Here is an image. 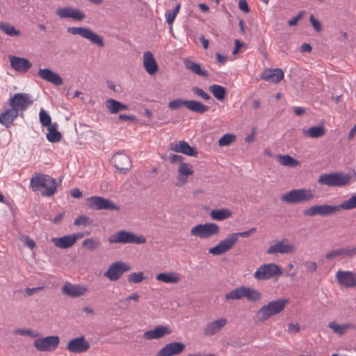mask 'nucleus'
<instances>
[{
	"label": "nucleus",
	"instance_id": "23",
	"mask_svg": "<svg viewBox=\"0 0 356 356\" xmlns=\"http://www.w3.org/2000/svg\"><path fill=\"white\" fill-rule=\"evenodd\" d=\"M171 330L168 326L159 325L154 329L145 331L143 334V339L145 340L159 339L171 333Z\"/></svg>",
	"mask_w": 356,
	"mask_h": 356
},
{
	"label": "nucleus",
	"instance_id": "25",
	"mask_svg": "<svg viewBox=\"0 0 356 356\" xmlns=\"http://www.w3.org/2000/svg\"><path fill=\"white\" fill-rule=\"evenodd\" d=\"M295 251V247L293 244L285 243L284 241H278L275 244L270 245L266 250L268 254H290Z\"/></svg>",
	"mask_w": 356,
	"mask_h": 356
},
{
	"label": "nucleus",
	"instance_id": "12",
	"mask_svg": "<svg viewBox=\"0 0 356 356\" xmlns=\"http://www.w3.org/2000/svg\"><path fill=\"white\" fill-rule=\"evenodd\" d=\"M60 343L58 336H47L35 339L33 342L34 347L40 352H50L56 350Z\"/></svg>",
	"mask_w": 356,
	"mask_h": 356
},
{
	"label": "nucleus",
	"instance_id": "58",
	"mask_svg": "<svg viewBox=\"0 0 356 356\" xmlns=\"http://www.w3.org/2000/svg\"><path fill=\"white\" fill-rule=\"evenodd\" d=\"M300 330V327L298 323H289L288 325L287 332L289 334H296Z\"/></svg>",
	"mask_w": 356,
	"mask_h": 356
},
{
	"label": "nucleus",
	"instance_id": "30",
	"mask_svg": "<svg viewBox=\"0 0 356 356\" xmlns=\"http://www.w3.org/2000/svg\"><path fill=\"white\" fill-rule=\"evenodd\" d=\"M171 149L176 152H181L191 156H195L197 154L194 147L190 146L185 141H179L177 143L171 144Z\"/></svg>",
	"mask_w": 356,
	"mask_h": 356
},
{
	"label": "nucleus",
	"instance_id": "27",
	"mask_svg": "<svg viewBox=\"0 0 356 356\" xmlns=\"http://www.w3.org/2000/svg\"><path fill=\"white\" fill-rule=\"evenodd\" d=\"M193 174L192 165L190 163L181 162L178 168L177 186H182L186 183L188 177Z\"/></svg>",
	"mask_w": 356,
	"mask_h": 356
},
{
	"label": "nucleus",
	"instance_id": "32",
	"mask_svg": "<svg viewBox=\"0 0 356 356\" xmlns=\"http://www.w3.org/2000/svg\"><path fill=\"white\" fill-rule=\"evenodd\" d=\"M51 241L58 248L67 249L75 244V238L72 237L70 234L62 237L52 238Z\"/></svg>",
	"mask_w": 356,
	"mask_h": 356
},
{
	"label": "nucleus",
	"instance_id": "49",
	"mask_svg": "<svg viewBox=\"0 0 356 356\" xmlns=\"http://www.w3.org/2000/svg\"><path fill=\"white\" fill-rule=\"evenodd\" d=\"M40 122L43 127H49L51 124V116L44 109H40L39 113Z\"/></svg>",
	"mask_w": 356,
	"mask_h": 356
},
{
	"label": "nucleus",
	"instance_id": "22",
	"mask_svg": "<svg viewBox=\"0 0 356 356\" xmlns=\"http://www.w3.org/2000/svg\"><path fill=\"white\" fill-rule=\"evenodd\" d=\"M111 163L118 170L124 172L128 171L131 167L130 159L122 152L115 154L111 159Z\"/></svg>",
	"mask_w": 356,
	"mask_h": 356
},
{
	"label": "nucleus",
	"instance_id": "33",
	"mask_svg": "<svg viewBox=\"0 0 356 356\" xmlns=\"http://www.w3.org/2000/svg\"><path fill=\"white\" fill-rule=\"evenodd\" d=\"M105 104L108 111L112 114H115L121 111H127L129 108L127 104H122L114 99H108Z\"/></svg>",
	"mask_w": 356,
	"mask_h": 356
},
{
	"label": "nucleus",
	"instance_id": "59",
	"mask_svg": "<svg viewBox=\"0 0 356 356\" xmlns=\"http://www.w3.org/2000/svg\"><path fill=\"white\" fill-rule=\"evenodd\" d=\"M345 256L348 257H351L356 254V245L353 247H346L343 248Z\"/></svg>",
	"mask_w": 356,
	"mask_h": 356
},
{
	"label": "nucleus",
	"instance_id": "17",
	"mask_svg": "<svg viewBox=\"0 0 356 356\" xmlns=\"http://www.w3.org/2000/svg\"><path fill=\"white\" fill-rule=\"evenodd\" d=\"M90 348V343L83 336L76 337L69 341L67 349L72 353H82Z\"/></svg>",
	"mask_w": 356,
	"mask_h": 356
},
{
	"label": "nucleus",
	"instance_id": "39",
	"mask_svg": "<svg viewBox=\"0 0 356 356\" xmlns=\"http://www.w3.org/2000/svg\"><path fill=\"white\" fill-rule=\"evenodd\" d=\"M209 90L218 100L221 101L225 99L226 90L223 86L213 84L209 86Z\"/></svg>",
	"mask_w": 356,
	"mask_h": 356
},
{
	"label": "nucleus",
	"instance_id": "29",
	"mask_svg": "<svg viewBox=\"0 0 356 356\" xmlns=\"http://www.w3.org/2000/svg\"><path fill=\"white\" fill-rule=\"evenodd\" d=\"M261 79L273 83L280 82L284 77L283 71L281 69H266L261 76Z\"/></svg>",
	"mask_w": 356,
	"mask_h": 356
},
{
	"label": "nucleus",
	"instance_id": "53",
	"mask_svg": "<svg viewBox=\"0 0 356 356\" xmlns=\"http://www.w3.org/2000/svg\"><path fill=\"white\" fill-rule=\"evenodd\" d=\"M192 91L195 95H196L197 96H198L199 97L202 98L205 101H207L211 98L210 95L207 92H206L203 89L199 87H193Z\"/></svg>",
	"mask_w": 356,
	"mask_h": 356
},
{
	"label": "nucleus",
	"instance_id": "14",
	"mask_svg": "<svg viewBox=\"0 0 356 356\" xmlns=\"http://www.w3.org/2000/svg\"><path fill=\"white\" fill-rule=\"evenodd\" d=\"M236 243V237L234 238L230 234L225 239L220 241L216 246L211 248L209 250V253L213 255L223 254L232 249Z\"/></svg>",
	"mask_w": 356,
	"mask_h": 356
},
{
	"label": "nucleus",
	"instance_id": "2",
	"mask_svg": "<svg viewBox=\"0 0 356 356\" xmlns=\"http://www.w3.org/2000/svg\"><path fill=\"white\" fill-rule=\"evenodd\" d=\"M30 185L33 191L43 188L41 194L45 197L54 195L57 190L56 179L47 175H37L32 177Z\"/></svg>",
	"mask_w": 356,
	"mask_h": 356
},
{
	"label": "nucleus",
	"instance_id": "42",
	"mask_svg": "<svg viewBox=\"0 0 356 356\" xmlns=\"http://www.w3.org/2000/svg\"><path fill=\"white\" fill-rule=\"evenodd\" d=\"M304 134L310 138H318L323 136L325 131L323 127H312L307 130L304 131Z\"/></svg>",
	"mask_w": 356,
	"mask_h": 356
},
{
	"label": "nucleus",
	"instance_id": "45",
	"mask_svg": "<svg viewBox=\"0 0 356 356\" xmlns=\"http://www.w3.org/2000/svg\"><path fill=\"white\" fill-rule=\"evenodd\" d=\"M180 4H177L176 6L172 9V10H167L165 13V17L166 18V22L167 23L172 26L175 18H176V16L177 15L179 11V9H180Z\"/></svg>",
	"mask_w": 356,
	"mask_h": 356
},
{
	"label": "nucleus",
	"instance_id": "16",
	"mask_svg": "<svg viewBox=\"0 0 356 356\" xmlns=\"http://www.w3.org/2000/svg\"><path fill=\"white\" fill-rule=\"evenodd\" d=\"M185 344L173 341L165 344L156 353V356H175L181 354L185 349Z\"/></svg>",
	"mask_w": 356,
	"mask_h": 356
},
{
	"label": "nucleus",
	"instance_id": "20",
	"mask_svg": "<svg viewBox=\"0 0 356 356\" xmlns=\"http://www.w3.org/2000/svg\"><path fill=\"white\" fill-rule=\"evenodd\" d=\"M56 15L61 19L72 18L74 20L81 21L85 19V14L79 9L71 6L58 8Z\"/></svg>",
	"mask_w": 356,
	"mask_h": 356
},
{
	"label": "nucleus",
	"instance_id": "54",
	"mask_svg": "<svg viewBox=\"0 0 356 356\" xmlns=\"http://www.w3.org/2000/svg\"><path fill=\"white\" fill-rule=\"evenodd\" d=\"M91 223V220L90 218L85 215L79 216L78 218L75 219L74 221V225L76 226H81V225H89Z\"/></svg>",
	"mask_w": 356,
	"mask_h": 356
},
{
	"label": "nucleus",
	"instance_id": "62",
	"mask_svg": "<svg viewBox=\"0 0 356 356\" xmlns=\"http://www.w3.org/2000/svg\"><path fill=\"white\" fill-rule=\"evenodd\" d=\"M238 8L240 10H243L245 13L249 12V6L245 0H239L238 1Z\"/></svg>",
	"mask_w": 356,
	"mask_h": 356
},
{
	"label": "nucleus",
	"instance_id": "3",
	"mask_svg": "<svg viewBox=\"0 0 356 356\" xmlns=\"http://www.w3.org/2000/svg\"><path fill=\"white\" fill-rule=\"evenodd\" d=\"M245 298L250 302H258L261 299V293L252 287L241 286L235 288L225 296V300H239Z\"/></svg>",
	"mask_w": 356,
	"mask_h": 356
},
{
	"label": "nucleus",
	"instance_id": "52",
	"mask_svg": "<svg viewBox=\"0 0 356 356\" xmlns=\"http://www.w3.org/2000/svg\"><path fill=\"white\" fill-rule=\"evenodd\" d=\"M235 140V136L232 134H226L218 140L220 146H227Z\"/></svg>",
	"mask_w": 356,
	"mask_h": 356
},
{
	"label": "nucleus",
	"instance_id": "34",
	"mask_svg": "<svg viewBox=\"0 0 356 356\" xmlns=\"http://www.w3.org/2000/svg\"><path fill=\"white\" fill-rule=\"evenodd\" d=\"M184 63L185 67L187 70H190L191 72H192L193 73H194L197 75L204 76V77H207L209 75L207 71L202 69L200 65L194 61H192L189 59L185 58L184 60Z\"/></svg>",
	"mask_w": 356,
	"mask_h": 356
},
{
	"label": "nucleus",
	"instance_id": "43",
	"mask_svg": "<svg viewBox=\"0 0 356 356\" xmlns=\"http://www.w3.org/2000/svg\"><path fill=\"white\" fill-rule=\"evenodd\" d=\"M0 29L9 36H18L19 31L7 22H0Z\"/></svg>",
	"mask_w": 356,
	"mask_h": 356
},
{
	"label": "nucleus",
	"instance_id": "47",
	"mask_svg": "<svg viewBox=\"0 0 356 356\" xmlns=\"http://www.w3.org/2000/svg\"><path fill=\"white\" fill-rule=\"evenodd\" d=\"M146 279L143 272L132 273L128 275L127 280L131 284H138Z\"/></svg>",
	"mask_w": 356,
	"mask_h": 356
},
{
	"label": "nucleus",
	"instance_id": "8",
	"mask_svg": "<svg viewBox=\"0 0 356 356\" xmlns=\"http://www.w3.org/2000/svg\"><path fill=\"white\" fill-rule=\"evenodd\" d=\"M191 234L202 239H207L220 232L219 226L214 222L198 224L191 229Z\"/></svg>",
	"mask_w": 356,
	"mask_h": 356
},
{
	"label": "nucleus",
	"instance_id": "41",
	"mask_svg": "<svg viewBox=\"0 0 356 356\" xmlns=\"http://www.w3.org/2000/svg\"><path fill=\"white\" fill-rule=\"evenodd\" d=\"M100 241L97 238H88L82 242V246L89 251H94L100 247Z\"/></svg>",
	"mask_w": 356,
	"mask_h": 356
},
{
	"label": "nucleus",
	"instance_id": "44",
	"mask_svg": "<svg viewBox=\"0 0 356 356\" xmlns=\"http://www.w3.org/2000/svg\"><path fill=\"white\" fill-rule=\"evenodd\" d=\"M277 160L284 166L294 167L298 165V161L289 155H280Z\"/></svg>",
	"mask_w": 356,
	"mask_h": 356
},
{
	"label": "nucleus",
	"instance_id": "13",
	"mask_svg": "<svg viewBox=\"0 0 356 356\" xmlns=\"http://www.w3.org/2000/svg\"><path fill=\"white\" fill-rule=\"evenodd\" d=\"M86 202L89 207L92 209L119 210V207L113 203V202L102 197L91 196L86 199Z\"/></svg>",
	"mask_w": 356,
	"mask_h": 356
},
{
	"label": "nucleus",
	"instance_id": "6",
	"mask_svg": "<svg viewBox=\"0 0 356 356\" xmlns=\"http://www.w3.org/2000/svg\"><path fill=\"white\" fill-rule=\"evenodd\" d=\"M351 176L343 172L324 173L319 176L318 182L330 187H341L348 184Z\"/></svg>",
	"mask_w": 356,
	"mask_h": 356
},
{
	"label": "nucleus",
	"instance_id": "24",
	"mask_svg": "<svg viewBox=\"0 0 356 356\" xmlns=\"http://www.w3.org/2000/svg\"><path fill=\"white\" fill-rule=\"evenodd\" d=\"M9 60L11 67L19 72H26L32 67L31 63L25 58L10 56Z\"/></svg>",
	"mask_w": 356,
	"mask_h": 356
},
{
	"label": "nucleus",
	"instance_id": "31",
	"mask_svg": "<svg viewBox=\"0 0 356 356\" xmlns=\"http://www.w3.org/2000/svg\"><path fill=\"white\" fill-rule=\"evenodd\" d=\"M144 67L149 74H154L158 71L157 63L150 51H146L143 55Z\"/></svg>",
	"mask_w": 356,
	"mask_h": 356
},
{
	"label": "nucleus",
	"instance_id": "18",
	"mask_svg": "<svg viewBox=\"0 0 356 356\" xmlns=\"http://www.w3.org/2000/svg\"><path fill=\"white\" fill-rule=\"evenodd\" d=\"M336 279L340 285L346 288L356 287V273L339 270L336 274Z\"/></svg>",
	"mask_w": 356,
	"mask_h": 356
},
{
	"label": "nucleus",
	"instance_id": "56",
	"mask_svg": "<svg viewBox=\"0 0 356 356\" xmlns=\"http://www.w3.org/2000/svg\"><path fill=\"white\" fill-rule=\"evenodd\" d=\"M255 232H256L255 228H251L248 231L232 233V234L233 236H234V238L236 237V242L237 243L239 237L248 238L252 234L254 233Z\"/></svg>",
	"mask_w": 356,
	"mask_h": 356
},
{
	"label": "nucleus",
	"instance_id": "15",
	"mask_svg": "<svg viewBox=\"0 0 356 356\" xmlns=\"http://www.w3.org/2000/svg\"><path fill=\"white\" fill-rule=\"evenodd\" d=\"M340 211L339 206H332L327 204L315 205L309 207L304 211V214L308 216H314L316 215L325 216Z\"/></svg>",
	"mask_w": 356,
	"mask_h": 356
},
{
	"label": "nucleus",
	"instance_id": "51",
	"mask_svg": "<svg viewBox=\"0 0 356 356\" xmlns=\"http://www.w3.org/2000/svg\"><path fill=\"white\" fill-rule=\"evenodd\" d=\"M187 100H183L181 99L177 98L175 99L172 101L170 102L168 104L169 108L172 110H177L184 106L186 107Z\"/></svg>",
	"mask_w": 356,
	"mask_h": 356
},
{
	"label": "nucleus",
	"instance_id": "19",
	"mask_svg": "<svg viewBox=\"0 0 356 356\" xmlns=\"http://www.w3.org/2000/svg\"><path fill=\"white\" fill-rule=\"evenodd\" d=\"M63 293L71 298H77L85 295L88 289L86 286L82 284H74L70 282H66L62 286Z\"/></svg>",
	"mask_w": 356,
	"mask_h": 356
},
{
	"label": "nucleus",
	"instance_id": "48",
	"mask_svg": "<svg viewBox=\"0 0 356 356\" xmlns=\"http://www.w3.org/2000/svg\"><path fill=\"white\" fill-rule=\"evenodd\" d=\"M339 209L349 210L356 208V195H353L350 198L341 202Z\"/></svg>",
	"mask_w": 356,
	"mask_h": 356
},
{
	"label": "nucleus",
	"instance_id": "63",
	"mask_svg": "<svg viewBox=\"0 0 356 356\" xmlns=\"http://www.w3.org/2000/svg\"><path fill=\"white\" fill-rule=\"evenodd\" d=\"M42 286H38L35 288H26L25 289L26 296H31L32 295H33L34 293L37 292L38 291L42 290Z\"/></svg>",
	"mask_w": 356,
	"mask_h": 356
},
{
	"label": "nucleus",
	"instance_id": "21",
	"mask_svg": "<svg viewBox=\"0 0 356 356\" xmlns=\"http://www.w3.org/2000/svg\"><path fill=\"white\" fill-rule=\"evenodd\" d=\"M227 319L224 317L218 318L209 322L204 328V334L211 337L218 334L227 324Z\"/></svg>",
	"mask_w": 356,
	"mask_h": 356
},
{
	"label": "nucleus",
	"instance_id": "9",
	"mask_svg": "<svg viewBox=\"0 0 356 356\" xmlns=\"http://www.w3.org/2000/svg\"><path fill=\"white\" fill-rule=\"evenodd\" d=\"M282 270L280 266L274 263L265 264L260 266L254 273L257 280H266L274 277L280 276Z\"/></svg>",
	"mask_w": 356,
	"mask_h": 356
},
{
	"label": "nucleus",
	"instance_id": "11",
	"mask_svg": "<svg viewBox=\"0 0 356 356\" xmlns=\"http://www.w3.org/2000/svg\"><path fill=\"white\" fill-rule=\"evenodd\" d=\"M33 104L31 96L27 93H16L9 99V105L15 108L17 113L24 112Z\"/></svg>",
	"mask_w": 356,
	"mask_h": 356
},
{
	"label": "nucleus",
	"instance_id": "50",
	"mask_svg": "<svg viewBox=\"0 0 356 356\" xmlns=\"http://www.w3.org/2000/svg\"><path fill=\"white\" fill-rule=\"evenodd\" d=\"M343 257H346L343 248L332 250L325 254V258L328 260Z\"/></svg>",
	"mask_w": 356,
	"mask_h": 356
},
{
	"label": "nucleus",
	"instance_id": "60",
	"mask_svg": "<svg viewBox=\"0 0 356 356\" xmlns=\"http://www.w3.org/2000/svg\"><path fill=\"white\" fill-rule=\"evenodd\" d=\"M306 269L312 273H314L317 269V265L314 261H307L305 264Z\"/></svg>",
	"mask_w": 356,
	"mask_h": 356
},
{
	"label": "nucleus",
	"instance_id": "64",
	"mask_svg": "<svg viewBox=\"0 0 356 356\" xmlns=\"http://www.w3.org/2000/svg\"><path fill=\"white\" fill-rule=\"evenodd\" d=\"M71 195L75 198H81L83 196V194L79 188H73L71 191Z\"/></svg>",
	"mask_w": 356,
	"mask_h": 356
},
{
	"label": "nucleus",
	"instance_id": "1",
	"mask_svg": "<svg viewBox=\"0 0 356 356\" xmlns=\"http://www.w3.org/2000/svg\"><path fill=\"white\" fill-rule=\"evenodd\" d=\"M289 303V300L287 298H278L270 301L257 310L254 316V320L258 323H264L282 312Z\"/></svg>",
	"mask_w": 356,
	"mask_h": 356
},
{
	"label": "nucleus",
	"instance_id": "38",
	"mask_svg": "<svg viewBox=\"0 0 356 356\" xmlns=\"http://www.w3.org/2000/svg\"><path fill=\"white\" fill-rule=\"evenodd\" d=\"M47 139L50 143H58L62 138L61 134L57 130V124L48 127V133L47 134Z\"/></svg>",
	"mask_w": 356,
	"mask_h": 356
},
{
	"label": "nucleus",
	"instance_id": "4",
	"mask_svg": "<svg viewBox=\"0 0 356 356\" xmlns=\"http://www.w3.org/2000/svg\"><path fill=\"white\" fill-rule=\"evenodd\" d=\"M108 241L111 244H143L146 243V238L143 235H136L126 230H120L115 232L109 236Z\"/></svg>",
	"mask_w": 356,
	"mask_h": 356
},
{
	"label": "nucleus",
	"instance_id": "10",
	"mask_svg": "<svg viewBox=\"0 0 356 356\" xmlns=\"http://www.w3.org/2000/svg\"><path fill=\"white\" fill-rule=\"evenodd\" d=\"M131 269V267L129 264L122 261H117L108 266L107 270L104 273V275L110 281L115 282L118 280L124 273L129 271Z\"/></svg>",
	"mask_w": 356,
	"mask_h": 356
},
{
	"label": "nucleus",
	"instance_id": "7",
	"mask_svg": "<svg viewBox=\"0 0 356 356\" xmlns=\"http://www.w3.org/2000/svg\"><path fill=\"white\" fill-rule=\"evenodd\" d=\"M68 33L73 35H79L83 38L87 39L92 44H96L99 47L104 46V39L102 36L93 32L87 27H69L67 29Z\"/></svg>",
	"mask_w": 356,
	"mask_h": 356
},
{
	"label": "nucleus",
	"instance_id": "35",
	"mask_svg": "<svg viewBox=\"0 0 356 356\" xmlns=\"http://www.w3.org/2000/svg\"><path fill=\"white\" fill-rule=\"evenodd\" d=\"M232 215V211L226 208L220 209H213L210 212V217L214 220L222 221L230 218Z\"/></svg>",
	"mask_w": 356,
	"mask_h": 356
},
{
	"label": "nucleus",
	"instance_id": "37",
	"mask_svg": "<svg viewBox=\"0 0 356 356\" xmlns=\"http://www.w3.org/2000/svg\"><path fill=\"white\" fill-rule=\"evenodd\" d=\"M156 280L167 284H175L180 280L179 276L175 273H161L156 277Z\"/></svg>",
	"mask_w": 356,
	"mask_h": 356
},
{
	"label": "nucleus",
	"instance_id": "5",
	"mask_svg": "<svg viewBox=\"0 0 356 356\" xmlns=\"http://www.w3.org/2000/svg\"><path fill=\"white\" fill-rule=\"evenodd\" d=\"M314 194L310 189L298 188L293 189L284 193L281 197L283 202L289 204H297L305 202H308L313 199Z\"/></svg>",
	"mask_w": 356,
	"mask_h": 356
},
{
	"label": "nucleus",
	"instance_id": "57",
	"mask_svg": "<svg viewBox=\"0 0 356 356\" xmlns=\"http://www.w3.org/2000/svg\"><path fill=\"white\" fill-rule=\"evenodd\" d=\"M309 21L316 31L320 32L321 31L322 28L320 22L317 20L313 15H310Z\"/></svg>",
	"mask_w": 356,
	"mask_h": 356
},
{
	"label": "nucleus",
	"instance_id": "28",
	"mask_svg": "<svg viewBox=\"0 0 356 356\" xmlns=\"http://www.w3.org/2000/svg\"><path fill=\"white\" fill-rule=\"evenodd\" d=\"M19 115L17 111L10 106V108L6 109L0 115V123L6 128H8L13 124L14 120Z\"/></svg>",
	"mask_w": 356,
	"mask_h": 356
},
{
	"label": "nucleus",
	"instance_id": "61",
	"mask_svg": "<svg viewBox=\"0 0 356 356\" xmlns=\"http://www.w3.org/2000/svg\"><path fill=\"white\" fill-rule=\"evenodd\" d=\"M302 15L303 12H300L298 15L289 19L288 22V24L290 26H295L298 23V22L302 18Z\"/></svg>",
	"mask_w": 356,
	"mask_h": 356
},
{
	"label": "nucleus",
	"instance_id": "36",
	"mask_svg": "<svg viewBox=\"0 0 356 356\" xmlns=\"http://www.w3.org/2000/svg\"><path fill=\"white\" fill-rule=\"evenodd\" d=\"M186 108L191 111L202 114L209 110L208 106L195 100H187Z\"/></svg>",
	"mask_w": 356,
	"mask_h": 356
},
{
	"label": "nucleus",
	"instance_id": "40",
	"mask_svg": "<svg viewBox=\"0 0 356 356\" xmlns=\"http://www.w3.org/2000/svg\"><path fill=\"white\" fill-rule=\"evenodd\" d=\"M328 327L332 330L334 333H337L339 335L343 334L348 328L352 327L351 324H343L340 325L334 321L330 322L328 324Z\"/></svg>",
	"mask_w": 356,
	"mask_h": 356
},
{
	"label": "nucleus",
	"instance_id": "55",
	"mask_svg": "<svg viewBox=\"0 0 356 356\" xmlns=\"http://www.w3.org/2000/svg\"><path fill=\"white\" fill-rule=\"evenodd\" d=\"M15 333L19 335H28L32 338H37L40 336L38 332H33L31 329H17L15 331Z\"/></svg>",
	"mask_w": 356,
	"mask_h": 356
},
{
	"label": "nucleus",
	"instance_id": "46",
	"mask_svg": "<svg viewBox=\"0 0 356 356\" xmlns=\"http://www.w3.org/2000/svg\"><path fill=\"white\" fill-rule=\"evenodd\" d=\"M140 299V296L136 293H132L124 299L120 300L119 302L121 304V307L124 309H127L130 306V301L133 300L138 302Z\"/></svg>",
	"mask_w": 356,
	"mask_h": 356
},
{
	"label": "nucleus",
	"instance_id": "26",
	"mask_svg": "<svg viewBox=\"0 0 356 356\" xmlns=\"http://www.w3.org/2000/svg\"><path fill=\"white\" fill-rule=\"evenodd\" d=\"M38 74L42 79L57 86H61L63 83V79L58 74L48 68L40 69Z\"/></svg>",
	"mask_w": 356,
	"mask_h": 356
}]
</instances>
